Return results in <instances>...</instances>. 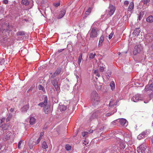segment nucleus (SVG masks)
<instances>
[{
    "label": "nucleus",
    "instance_id": "48",
    "mask_svg": "<svg viewBox=\"0 0 153 153\" xmlns=\"http://www.w3.org/2000/svg\"><path fill=\"white\" fill-rule=\"evenodd\" d=\"M104 68L103 67H100L99 68V70L101 72H102L104 70Z\"/></svg>",
    "mask_w": 153,
    "mask_h": 153
},
{
    "label": "nucleus",
    "instance_id": "20",
    "mask_svg": "<svg viewBox=\"0 0 153 153\" xmlns=\"http://www.w3.org/2000/svg\"><path fill=\"white\" fill-rule=\"evenodd\" d=\"M146 21L148 22H153V16L152 15L149 16L146 18Z\"/></svg>",
    "mask_w": 153,
    "mask_h": 153
},
{
    "label": "nucleus",
    "instance_id": "25",
    "mask_svg": "<svg viewBox=\"0 0 153 153\" xmlns=\"http://www.w3.org/2000/svg\"><path fill=\"white\" fill-rule=\"evenodd\" d=\"M29 108L28 105H25L23 107L21 108V110L22 111H26Z\"/></svg>",
    "mask_w": 153,
    "mask_h": 153
},
{
    "label": "nucleus",
    "instance_id": "43",
    "mask_svg": "<svg viewBox=\"0 0 153 153\" xmlns=\"http://www.w3.org/2000/svg\"><path fill=\"white\" fill-rule=\"evenodd\" d=\"M114 33L113 32H112L110 33V34L109 35L108 38L109 39H111L112 38V37L114 35Z\"/></svg>",
    "mask_w": 153,
    "mask_h": 153
},
{
    "label": "nucleus",
    "instance_id": "37",
    "mask_svg": "<svg viewBox=\"0 0 153 153\" xmlns=\"http://www.w3.org/2000/svg\"><path fill=\"white\" fill-rule=\"evenodd\" d=\"M91 10V9L89 8L85 13V14L87 16L90 13Z\"/></svg>",
    "mask_w": 153,
    "mask_h": 153
},
{
    "label": "nucleus",
    "instance_id": "59",
    "mask_svg": "<svg viewBox=\"0 0 153 153\" xmlns=\"http://www.w3.org/2000/svg\"><path fill=\"white\" fill-rule=\"evenodd\" d=\"M33 146H29L30 149H32L33 148Z\"/></svg>",
    "mask_w": 153,
    "mask_h": 153
},
{
    "label": "nucleus",
    "instance_id": "52",
    "mask_svg": "<svg viewBox=\"0 0 153 153\" xmlns=\"http://www.w3.org/2000/svg\"><path fill=\"white\" fill-rule=\"evenodd\" d=\"M142 18V16H141V13H140L139 14V16H138V19L139 20H140Z\"/></svg>",
    "mask_w": 153,
    "mask_h": 153
},
{
    "label": "nucleus",
    "instance_id": "28",
    "mask_svg": "<svg viewBox=\"0 0 153 153\" xmlns=\"http://www.w3.org/2000/svg\"><path fill=\"white\" fill-rule=\"evenodd\" d=\"M149 131H145L141 133V135H143V136H144V138L147 136L148 134L149 133Z\"/></svg>",
    "mask_w": 153,
    "mask_h": 153
},
{
    "label": "nucleus",
    "instance_id": "42",
    "mask_svg": "<svg viewBox=\"0 0 153 153\" xmlns=\"http://www.w3.org/2000/svg\"><path fill=\"white\" fill-rule=\"evenodd\" d=\"M150 0H142V1L144 4H147L149 1Z\"/></svg>",
    "mask_w": 153,
    "mask_h": 153
},
{
    "label": "nucleus",
    "instance_id": "1",
    "mask_svg": "<svg viewBox=\"0 0 153 153\" xmlns=\"http://www.w3.org/2000/svg\"><path fill=\"white\" fill-rule=\"evenodd\" d=\"M43 99L44 101L39 103L38 105L41 107H44V111L45 114H48L50 111V107L48 104V98L47 96L44 95Z\"/></svg>",
    "mask_w": 153,
    "mask_h": 153
},
{
    "label": "nucleus",
    "instance_id": "36",
    "mask_svg": "<svg viewBox=\"0 0 153 153\" xmlns=\"http://www.w3.org/2000/svg\"><path fill=\"white\" fill-rule=\"evenodd\" d=\"M38 88L39 90H42L43 92L45 91L44 88L43 86H42L41 85H39Z\"/></svg>",
    "mask_w": 153,
    "mask_h": 153
},
{
    "label": "nucleus",
    "instance_id": "23",
    "mask_svg": "<svg viewBox=\"0 0 153 153\" xmlns=\"http://www.w3.org/2000/svg\"><path fill=\"white\" fill-rule=\"evenodd\" d=\"M125 144L124 142H121L120 144H119V148L120 149H123L125 148Z\"/></svg>",
    "mask_w": 153,
    "mask_h": 153
},
{
    "label": "nucleus",
    "instance_id": "11",
    "mask_svg": "<svg viewBox=\"0 0 153 153\" xmlns=\"http://www.w3.org/2000/svg\"><path fill=\"white\" fill-rule=\"evenodd\" d=\"M134 3L133 1L131 2L129 4V6L128 8V10L129 11H130L131 12H132L133 11V9L134 8Z\"/></svg>",
    "mask_w": 153,
    "mask_h": 153
},
{
    "label": "nucleus",
    "instance_id": "53",
    "mask_svg": "<svg viewBox=\"0 0 153 153\" xmlns=\"http://www.w3.org/2000/svg\"><path fill=\"white\" fill-rule=\"evenodd\" d=\"M64 50V49H61L59 50H58V52L59 53H60L62 52L63 50Z\"/></svg>",
    "mask_w": 153,
    "mask_h": 153
},
{
    "label": "nucleus",
    "instance_id": "32",
    "mask_svg": "<svg viewBox=\"0 0 153 153\" xmlns=\"http://www.w3.org/2000/svg\"><path fill=\"white\" fill-rule=\"evenodd\" d=\"M111 75V72L110 71H108V73H106L105 74V76L107 77V79H109Z\"/></svg>",
    "mask_w": 153,
    "mask_h": 153
},
{
    "label": "nucleus",
    "instance_id": "18",
    "mask_svg": "<svg viewBox=\"0 0 153 153\" xmlns=\"http://www.w3.org/2000/svg\"><path fill=\"white\" fill-rule=\"evenodd\" d=\"M117 101H115L114 100H111L109 102V106L110 107L112 106H114L115 105H116L117 104Z\"/></svg>",
    "mask_w": 153,
    "mask_h": 153
},
{
    "label": "nucleus",
    "instance_id": "3",
    "mask_svg": "<svg viewBox=\"0 0 153 153\" xmlns=\"http://www.w3.org/2000/svg\"><path fill=\"white\" fill-rule=\"evenodd\" d=\"M115 7L113 5H110L109 7V10L106 11L107 14V16L105 19H107L110 16H111L114 13L115 10Z\"/></svg>",
    "mask_w": 153,
    "mask_h": 153
},
{
    "label": "nucleus",
    "instance_id": "21",
    "mask_svg": "<svg viewBox=\"0 0 153 153\" xmlns=\"http://www.w3.org/2000/svg\"><path fill=\"white\" fill-rule=\"evenodd\" d=\"M42 148L44 149H46L48 148V146L45 141L42 142Z\"/></svg>",
    "mask_w": 153,
    "mask_h": 153
},
{
    "label": "nucleus",
    "instance_id": "33",
    "mask_svg": "<svg viewBox=\"0 0 153 153\" xmlns=\"http://www.w3.org/2000/svg\"><path fill=\"white\" fill-rule=\"evenodd\" d=\"M98 116V115L96 114V113H94L93 114L91 115V119H93L97 118Z\"/></svg>",
    "mask_w": 153,
    "mask_h": 153
},
{
    "label": "nucleus",
    "instance_id": "40",
    "mask_svg": "<svg viewBox=\"0 0 153 153\" xmlns=\"http://www.w3.org/2000/svg\"><path fill=\"white\" fill-rule=\"evenodd\" d=\"M143 138L144 136H143L142 135H141V134L138 135L137 137V138L139 140H141Z\"/></svg>",
    "mask_w": 153,
    "mask_h": 153
},
{
    "label": "nucleus",
    "instance_id": "16",
    "mask_svg": "<svg viewBox=\"0 0 153 153\" xmlns=\"http://www.w3.org/2000/svg\"><path fill=\"white\" fill-rule=\"evenodd\" d=\"M66 13V11L65 10H62L59 13V15L57 16L58 19H60L63 17Z\"/></svg>",
    "mask_w": 153,
    "mask_h": 153
},
{
    "label": "nucleus",
    "instance_id": "50",
    "mask_svg": "<svg viewBox=\"0 0 153 153\" xmlns=\"http://www.w3.org/2000/svg\"><path fill=\"white\" fill-rule=\"evenodd\" d=\"M60 4V3H56L54 4V6L56 7H57L59 6Z\"/></svg>",
    "mask_w": 153,
    "mask_h": 153
},
{
    "label": "nucleus",
    "instance_id": "2",
    "mask_svg": "<svg viewBox=\"0 0 153 153\" xmlns=\"http://www.w3.org/2000/svg\"><path fill=\"white\" fill-rule=\"evenodd\" d=\"M99 97L98 94L95 91L92 92L91 95V100L92 102L94 105H97L99 102Z\"/></svg>",
    "mask_w": 153,
    "mask_h": 153
},
{
    "label": "nucleus",
    "instance_id": "5",
    "mask_svg": "<svg viewBox=\"0 0 153 153\" xmlns=\"http://www.w3.org/2000/svg\"><path fill=\"white\" fill-rule=\"evenodd\" d=\"M143 95L137 94L134 95L131 98V100L134 102H137L139 101L143 100Z\"/></svg>",
    "mask_w": 153,
    "mask_h": 153
},
{
    "label": "nucleus",
    "instance_id": "46",
    "mask_svg": "<svg viewBox=\"0 0 153 153\" xmlns=\"http://www.w3.org/2000/svg\"><path fill=\"white\" fill-rule=\"evenodd\" d=\"M44 134V132H41L40 134V137H39V138H40V139H42V136H43Z\"/></svg>",
    "mask_w": 153,
    "mask_h": 153
},
{
    "label": "nucleus",
    "instance_id": "56",
    "mask_svg": "<svg viewBox=\"0 0 153 153\" xmlns=\"http://www.w3.org/2000/svg\"><path fill=\"white\" fill-rule=\"evenodd\" d=\"M113 111H114V112L113 113H111V114H113L114 112H116L117 111V110L116 109L114 108Z\"/></svg>",
    "mask_w": 153,
    "mask_h": 153
},
{
    "label": "nucleus",
    "instance_id": "44",
    "mask_svg": "<svg viewBox=\"0 0 153 153\" xmlns=\"http://www.w3.org/2000/svg\"><path fill=\"white\" fill-rule=\"evenodd\" d=\"M83 144H85V145H86L87 144H88L89 143V141L88 140H86V139L84 140L83 142Z\"/></svg>",
    "mask_w": 153,
    "mask_h": 153
},
{
    "label": "nucleus",
    "instance_id": "62",
    "mask_svg": "<svg viewBox=\"0 0 153 153\" xmlns=\"http://www.w3.org/2000/svg\"><path fill=\"white\" fill-rule=\"evenodd\" d=\"M144 103H147V102H146L145 101H144Z\"/></svg>",
    "mask_w": 153,
    "mask_h": 153
},
{
    "label": "nucleus",
    "instance_id": "63",
    "mask_svg": "<svg viewBox=\"0 0 153 153\" xmlns=\"http://www.w3.org/2000/svg\"><path fill=\"white\" fill-rule=\"evenodd\" d=\"M120 53H119V55H120Z\"/></svg>",
    "mask_w": 153,
    "mask_h": 153
},
{
    "label": "nucleus",
    "instance_id": "39",
    "mask_svg": "<svg viewBox=\"0 0 153 153\" xmlns=\"http://www.w3.org/2000/svg\"><path fill=\"white\" fill-rule=\"evenodd\" d=\"M106 13H104L103 15H102L101 16V18L103 20H105L107 19L106 18V16H107V14H106Z\"/></svg>",
    "mask_w": 153,
    "mask_h": 153
},
{
    "label": "nucleus",
    "instance_id": "26",
    "mask_svg": "<svg viewBox=\"0 0 153 153\" xmlns=\"http://www.w3.org/2000/svg\"><path fill=\"white\" fill-rule=\"evenodd\" d=\"M21 3L23 5L27 6L29 4V2L27 0H22Z\"/></svg>",
    "mask_w": 153,
    "mask_h": 153
},
{
    "label": "nucleus",
    "instance_id": "17",
    "mask_svg": "<svg viewBox=\"0 0 153 153\" xmlns=\"http://www.w3.org/2000/svg\"><path fill=\"white\" fill-rule=\"evenodd\" d=\"M9 128V126L8 125V124L2 125L0 127V130L1 129L3 130H2V131H1V132H2V131H3V130H7Z\"/></svg>",
    "mask_w": 153,
    "mask_h": 153
},
{
    "label": "nucleus",
    "instance_id": "19",
    "mask_svg": "<svg viewBox=\"0 0 153 153\" xmlns=\"http://www.w3.org/2000/svg\"><path fill=\"white\" fill-rule=\"evenodd\" d=\"M36 119L33 117H30L29 122L30 125H33L35 123Z\"/></svg>",
    "mask_w": 153,
    "mask_h": 153
},
{
    "label": "nucleus",
    "instance_id": "31",
    "mask_svg": "<svg viewBox=\"0 0 153 153\" xmlns=\"http://www.w3.org/2000/svg\"><path fill=\"white\" fill-rule=\"evenodd\" d=\"M94 74L98 77H100V74L98 73V71L97 70H95L94 71Z\"/></svg>",
    "mask_w": 153,
    "mask_h": 153
},
{
    "label": "nucleus",
    "instance_id": "41",
    "mask_svg": "<svg viewBox=\"0 0 153 153\" xmlns=\"http://www.w3.org/2000/svg\"><path fill=\"white\" fill-rule=\"evenodd\" d=\"M22 142V140H20L18 143V147L19 149H20L21 148V144Z\"/></svg>",
    "mask_w": 153,
    "mask_h": 153
},
{
    "label": "nucleus",
    "instance_id": "27",
    "mask_svg": "<svg viewBox=\"0 0 153 153\" xmlns=\"http://www.w3.org/2000/svg\"><path fill=\"white\" fill-rule=\"evenodd\" d=\"M61 68H58L56 71H55V73H54V74L55 75H58L61 72Z\"/></svg>",
    "mask_w": 153,
    "mask_h": 153
},
{
    "label": "nucleus",
    "instance_id": "34",
    "mask_svg": "<svg viewBox=\"0 0 153 153\" xmlns=\"http://www.w3.org/2000/svg\"><path fill=\"white\" fill-rule=\"evenodd\" d=\"M5 60L4 58H0V65H3L4 62Z\"/></svg>",
    "mask_w": 153,
    "mask_h": 153
},
{
    "label": "nucleus",
    "instance_id": "60",
    "mask_svg": "<svg viewBox=\"0 0 153 153\" xmlns=\"http://www.w3.org/2000/svg\"><path fill=\"white\" fill-rule=\"evenodd\" d=\"M76 77L77 79H78V78H79V76L77 75L76 76Z\"/></svg>",
    "mask_w": 153,
    "mask_h": 153
},
{
    "label": "nucleus",
    "instance_id": "12",
    "mask_svg": "<svg viewBox=\"0 0 153 153\" xmlns=\"http://www.w3.org/2000/svg\"><path fill=\"white\" fill-rule=\"evenodd\" d=\"M59 105V108L61 111H64L66 109L67 106L66 104L64 105V104H62V103H60Z\"/></svg>",
    "mask_w": 153,
    "mask_h": 153
},
{
    "label": "nucleus",
    "instance_id": "54",
    "mask_svg": "<svg viewBox=\"0 0 153 153\" xmlns=\"http://www.w3.org/2000/svg\"><path fill=\"white\" fill-rule=\"evenodd\" d=\"M10 117H8L6 119V120L7 122H8V121H9L10 119Z\"/></svg>",
    "mask_w": 153,
    "mask_h": 153
},
{
    "label": "nucleus",
    "instance_id": "15",
    "mask_svg": "<svg viewBox=\"0 0 153 153\" xmlns=\"http://www.w3.org/2000/svg\"><path fill=\"white\" fill-rule=\"evenodd\" d=\"M140 32V30L139 28H137L134 31L133 33V36L136 37L139 34Z\"/></svg>",
    "mask_w": 153,
    "mask_h": 153
},
{
    "label": "nucleus",
    "instance_id": "4",
    "mask_svg": "<svg viewBox=\"0 0 153 153\" xmlns=\"http://www.w3.org/2000/svg\"><path fill=\"white\" fill-rule=\"evenodd\" d=\"M143 48L141 45H138L135 46L134 48L133 53L134 55H136L143 50Z\"/></svg>",
    "mask_w": 153,
    "mask_h": 153
},
{
    "label": "nucleus",
    "instance_id": "6",
    "mask_svg": "<svg viewBox=\"0 0 153 153\" xmlns=\"http://www.w3.org/2000/svg\"><path fill=\"white\" fill-rule=\"evenodd\" d=\"M147 148L145 144H142L139 147L137 148L138 153H144Z\"/></svg>",
    "mask_w": 153,
    "mask_h": 153
},
{
    "label": "nucleus",
    "instance_id": "35",
    "mask_svg": "<svg viewBox=\"0 0 153 153\" xmlns=\"http://www.w3.org/2000/svg\"><path fill=\"white\" fill-rule=\"evenodd\" d=\"M111 89L112 90L115 88V84L114 82H112L110 84Z\"/></svg>",
    "mask_w": 153,
    "mask_h": 153
},
{
    "label": "nucleus",
    "instance_id": "10",
    "mask_svg": "<svg viewBox=\"0 0 153 153\" xmlns=\"http://www.w3.org/2000/svg\"><path fill=\"white\" fill-rule=\"evenodd\" d=\"M13 137V134L10 131L7 132L4 136V138L6 140H10Z\"/></svg>",
    "mask_w": 153,
    "mask_h": 153
},
{
    "label": "nucleus",
    "instance_id": "14",
    "mask_svg": "<svg viewBox=\"0 0 153 153\" xmlns=\"http://www.w3.org/2000/svg\"><path fill=\"white\" fill-rule=\"evenodd\" d=\"M145 38L148 42H150L153 39V35L151 33L148 34L146 36Z\"/></svg>",
    "mask_w": 153,
    "mask_h": 153
},
{
    "label": "nucleus",
    "instance_id": "13",
    "mask_svg": "<svg viewBox=\"0 0 153 153\" xmlns=\"http://www.w3.org/2000/svg\"><path fill=\"white\" fill-rule=\"evenodd\" d=\"M52 83L53 84V85L55 88L56 90V91L59 90V88L58 85V82L56 80L54 79L52 81Z\"/></svg>",
    "mask_w": 153,
    "mask_h": 153
},
{
    "label": "nucleus",
    "instance_id": "51",
    "mask_svg": "<svg viewBox=\"0 0 153 153\" xmlns=\"http://www.w3.org/2000/svg\"><path fill=\"white\" fill-rule=\"evenodd\" d=\"M3 3L6 4L8 3V1L7 0H4L3 1Z\"/></svg>",
    "mask_w": 153,
    "mask_h": 153
},
{
    "label": "nucleus",
    "instance_id": "58",
    "mask_svg": "<svg viewBox=\"0 0 153 153\" xmlns=\"http://www.w3.org/2000/svg\"><path fill=\"white\" fill-rule=\"evenodd\" d=\"M151 140L152 143L153 144V136H152L151 138Z\"/></svg>",
    "mask_w": 153,
    "mask_h": 153
},
{
    "label": "nucleus",
    "instance_id": "8",
    "mask_svg": "<svg viewBox=\"0 0 153 153\" xmlns=\"http://www.w3.org/2000/svg\"><path fill=\"white\" fill-rule=\"evenodd\" d=\"M149 91H153V83L150 85H147L143 91L147 92Z\"/></svg>",
    "mask_w": 153,
    "mask_h": 153
},
{
    "label": "nucleus",
    "instance_id": "9",
    "mask_svg": "<svg viewBox=\"0 0 153 153\" xmlns=\"http://www.w3.org/2000/svg\"><path fill=\"white\" fill-rule=\"evenodd\" d=\"M120 124L125 127L126 126L128 125V123H127V120L124 118H121L119 120Z\"/></svg>",
    "mask_w": 153,
    "mask_h": 153
},
{
    "label": "nucleus",
    "instance_id": "30",
    "mask_svg": "<svg viewBox=\"0 0 153 153\" xmlns=\"http://www.w3.org/2000/svg\"><path fill=\"white\" fill-rule=\"evenodd\" d=\"M82 54H81L79 56L78 59V63L79 66L80 65V64L81 63V60L82 59Z\"/></svg>",
    "mask_w": 153,
    "mask_h": 153
},
{
    "label": "nucleus",
    "instance_id": "61",
    "mask_svg": "<svg viewBox=\"0 0 153 153\" xmlns=\"http://www.w3.org/2000/svg\"><path fill=\"white\" fill-rule=\"evenodd\" d=\"M152 48H153V44H152Z\"/></svg>",
    "mask_w": 153,
    "mask_h": 153
},
{
    "label": "nucleus",
    "instance_id": "47",
    "mask_svg": "<svg viewBox=\"0 0 153 153\" xmlns=\"http://www.w3.org/2000/svg\"><path fill=\"white\" fill-rule=\"evenodd\" d=\"M129 3V2L128 1H126L124 2V4L125 5H126V6H127V5Z\"/></svg>",
    "mask_w": 153,
    "mask_h": 153
},
{
    "label": "nucleus",
    "instance_id": "29",
    "mask_svg": "<svg viewBox=\"0 0 153 153\" xmlns=\"http://www.w3.org/2000/svg\"><path fill=\"white\" fill-rule=\"evenodd\" d=\"M96 55L95 53H90L89 56V58L90 59H93L94 58Z\"/></svg>",
    "mask_w": 153,
    "mask_h": 153
},
{
    "label": "nucleus",
    "instance_id": "45",
    "mask_svg": "<svg viewBox=\"0 0 153 153\" xmlns=\"http://www.w3.org/2000/svg\"><path fill=\"white\" fill-rule=\"evenodd\" d=\"M17 34L19 35H23L24 33L23 32L19 31L17 33Z\"/></svg>",
    "mask_w": 153,
    "mask_h": 153
},
{
    "label": "nucleus",
    "instance_id": "55",
    "mask_svg": "<svg viewBox=\"0 0 153 153\" xmlns=\"http://www.w3.org/2000/svg\"><path fill=\"white\" fill-rule=\"evenodd\" d=\"M10 111L11 112H13L14 111V108H11L10 109Z\"/></svg>",
    "mask_w": 153,
    "mask_h": 153
},
{
    "label": "nucleus",
    "instance_id": "7",
    "mask_svg": "<svg viewBox=\"0 0 153 153\" xmlns=\"http://www.w3.org/2000/svg\"><path fill=\"white\" fill-rule=\"evenodd\" d=\"M89 32L90 33V36L91 38H94L97 36V29L96 28L93 27L89 31Z\"/></svg>",
    "mask_w": 153,
    "mask_h": 153
},
{
    "label": "nucleus",
    "instance_id": "24",
    "mask_svg": "<svg viewBox=\"0 0 153 153\" xmlns=\"http://www.w3.org/2000/svg\"><path fill=\"white\" fill-rule=\"evenodd\" d=\"M104 41V36L102 35L101 36L99 40V46H101L102 45V42Z\"/></svg>",
    "mask_w": 153,
    "mask_h": 153
},
{
    "label": "nucleus",
    "instance_id": "22",
    "mask_svg": "<svg viewBox=\"0 0 153 153\" xmlns=\"http://www.w3.org/2000/svg\"><path fill=\"white\" fill-rule=\"evenodd\" d=\"M93 131L92 130H90L88 132L87 131H84L82 133V135L83 137H86L87 136V134L88 133H91L93 132Z\"/></svg>",
    "mask_w": 153,
    "mask_h": 153
},
{
    "label": "nucleus",
    "instance_id": "38",
    "mask_svg": "<svg viewBox=\"0 0 153 153\" xmlns=\"http://www.w3.org/2000/svg\"><path fill=\"white\" fill-rule=\"evenodd\" d=\"M71 148V146L68 144L66 145L65 146V149L68 151L70 150Z\"/></svg>",
    "mask_w": 153,
    "mask_h": 153
},
{
    "label": "nucleus",
    "instance_id": "57",
    "mask_svg": "<svg viewBox=\"0 0 153 153\" xmlns=\"http://www.w3.org/2000/svg\"><path fill=\"white\" fill-rule=\"evenodd\" d=\"M5 120V119H2V120H1V123H3L4 120Z\"/></svg>",
    "mask_w": 153,
    "mask_h": 153
},
{
    "label": "nucleus",
    "instance_id": "49",
    "mask_svg": "<svg viewBox=\"0 0 153 153\" xmlns=\"http://www.w3.org/2000/svg\"><path fill=\"white\" fill-rule=\"evenodd\" d=\"M40 138H39V139H37L36 142V144H37L39 143L40 141L41 140V139H40Z\"/></svg>",
    "mask_w": 153,
    "mask_h": 153
}]
</instances>
